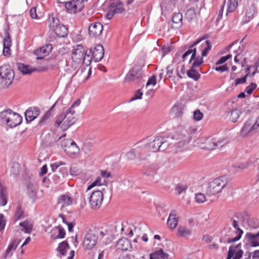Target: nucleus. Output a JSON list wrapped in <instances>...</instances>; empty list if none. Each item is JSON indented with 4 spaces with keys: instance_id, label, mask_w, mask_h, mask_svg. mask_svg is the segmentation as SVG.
<instances>
[{
    "instance_id": "obj_1",
    "label": "nucleus",
    "mask_w": 259,
    "mask_h": 259,
    "mask_svg": "<svg viewBox=\"0 0 259 259\" xmlns=\"http://www.w3.org/2000/svg\"><path fill=\"white\" fill-rule=\"evenodd\" d=\"M22 121V117L17 113L11 109L0 112V123L6 124L11 128L19 125Z\"/></svg>"
},
{
    "instance_id": "obj_2",
    "label": "nucleus",
    "mask_w": 259,
    "mask_h": 259,
    "mask_svg": "<svg viewBox=\"0 0 259 259\" xmlns=\"http://www.w3.org/2000/svg\"><path fill=\"white\" fill-rule=\"evenodd\" d=\"M228 178L225 176L220 177L210 182L206 190V193L208 196L214 195L221 192L222 189L228 185Z\"/></svg>"
},
{
    "instance_id": "obj_3",
    "label": "nucleus",
    "mask_w": 259,
    "mask_h": 259,
    "mask_svg": "<svg viewBox=\"0 0 259 259\" xmlns=\"http://www.w3.org/2000/svg\"><path fill=\"white\" fill-rule=\"evenodd\" d=\"M14 77V71L5 65L0 67V88H7L12 82Z\"/></svg>"
},
{
    "instance_id": "obj_4",
    "label": "nucleus",
    "mask_w": 259,
    "mask_h": 259,
    "mask_svg": "<svg viewBox=\"0 0 259 259\" xmlns=\"http://www.w3.org/2000/svg\"><path fill=\"white\" fill-rule=\"evenodd\" d=\"M98 230H90L85 235L83 242V246L85 249L90 250L95 246L98 240Z\"/></svg>"
},
{
    "instance_id": "obj_5",
    "label": "nucleus",
    "mask_w": 259,
    "mask_h": 259,
    "mask_svg": "<svg viewBox=\"0 0 259 259\" xmlns=\"http://www.w3.org/2000/svg\"><path fill=\"white\" fill-rule=\"evenodd\" d=\"M61 146L64 151L70 157L76 156L79 154V147L75 142L71 139L63 140Z\"/></svg>"
},
{
    "instance_id": "obj_6",
    "label": "nucleus",
    "mask_w": 259,
    "mask_h": 259,
    "mask_svg": "<svg viewBox=\"0 0 259 259\" xmlns=\"http://www.w3.org/2000/svg\"><path fill=\"white\" fill-rule=\"evenodd\" d=\"M226 143L225 139L220 140L215 138L208 137L202 143L201 148L206 150H212L217 148L222 147Z\"/></svg>"
},
{
    "instance_id": "obj_7",
    "label": "nucleus",
    "mask_w": 259,
    "mask_h": 259,
    "mask_svg": "<svg viewBox=\"0 0 259 259\" xmlns=\"http://www.w3.org/2000/svg\"><path fill=\"white\" fill-rule=\"evenodd\" d=\"M104 196L102 191L96 190L93 192L89 198V203L92 209H99L103 202Z\"/></svg>"
},
{
    "instance_id": "obj_8",
    "label": "nucleus",
    "mask_w": 259,
    "mask_h": 259,
    "mask_svg": "<svg viewBox=\"0 0 259 259\" xmlns=\"http://www.w3.org/2000/svg\"><path fill=\"white\" fill-rule=\"evenodd\" d=\"M87 56L89 58V61L90 62L91 58L89 55H87V52L85 53V51L83 46L81 45H77L74 48L72 51L71 59H73V61H75L80 63L82 60H83L84 63Z\"/></svg>"
},
{
    "instance_id": "obj_9",
    "label": "nucleus",
    "mask_w": 259,
    "mask_h": 259,
    "mask_svg": "<svg viewBox=\"0 0 259 259\" xmlns=\"http://www.w3.org/2000/svg\"><path fill=\"white\" fill-rule=\"evenodd\" d=\"M84 7L83 1L73 0L66 3L65 8L68 13L75 14L80 12Z\"/></svg>"
},
{
    "instance_id": "obj_10",
    "label": "nucleus",
    "mask_w": 259,
    "mask_h": 259,
    "mask_svg": "<svg viewBox=\"0 0 259 259\" xmlns=\"http://www.w3.org/2000/svg\"><path fill=\"white\" fill-rule=\"evenodd\" d=\"M193 45L194 47L198 46V49L201 52L202 57H206L211 48L209 40L203 38L196 40Z\"/></svg>"
},
{
    "instance_id": "obj_11",
    "label": "nucleus",
    "mask_w": 259,
    "mask_h": 259,
    "mask_svg": "<svg viewBox=\"0 0 259 259\" xmlns=\"http://www.w3.org/2000/svg\"><path fill=\"white\" fill-rule=\"evenodd\" d=\"M123 4L121 1H118L117 3H111L109 5V10L106 15V17L108 19H111L113 18L115 14H122L125 11V9L123 7Z\"/></svg>"
},
{
    "instance_id": "obj_12",
    "label": "nucleus",
    "mask_w": 259,
    "mask_h": 259,
    "mask_svg": "<svg viewBox=\"0 0 259 259\" xmlns=\"http://www.w3.org/2000/svg\"><path fill=\"white\" fill-rule=\"evenodd\" d=\"M65 120L61 126L63 131L67 130L70 126L73 125L76 121V117L74 116L75 111H72L71 109H68L66 112H64Z\"/></svg>"
},
{
    "instance_id": "obj_13",
    "label": "nucleus",
    "mask_w": 259,
    "mask_h": 259,
    "mask_svg": "<svg viewBox=\"0 0 259 259\" xmlns=\"http://www.w3.org/2000/svg\"><path fill=\"white\" fill-rule=\"evenodd\" d=\"M142 69L139 67H134L126 74L124 80L126 82H132L140 80L142 78Z\"/></svg>"
},
{
    "instance_id": "obj_14",
    "label": "nucleus",
    "mask_w": 259,
    "mask_h": 259,
    "mask_svg": "<svg viewBox=\"0 0 259 259\" xmlns=\"http://www.w3.org/2000/svg\"><path fill=\"white\" fill-rule=\"evenodd\" d=\"M241 244L237 245H231L229 247L227 259H240L243 254V251L241 249Z\"/></svg>"
},
{
    "instance_id": "obj_15",
    "label": "nucleus",
    "mask_w": 259,
    "mask_h": 259,
    "mask_svg": "<svg viewBox=\"0 0 259 259\" xmlns=\"http://www.w3.org/2000/svg\"><path fill=\"white\" fill-rule=\"evenodd\" d=\"M103 26L100 22L92 23L88 28L89 35L93 38L99 37L102 33Z\"/></svg>"
},
{
    "instance_id": "obj_16",
    "label": "nucleus",
    "mask_w": 259,
    "mask_h": 259,
    "mask_svg": "<svg viewBox=\"0 0 259 259\" xmlns=\"http://www.w3.org/2000/svg\"><path fill=\"white\" fill-rule=\"evenodd\" d=\"M53 48L52 44H48L35 50L34 54L37 56L36 60L44 59L52 52Z\"/></svg>"
},
{
    "instance_id": "obj_17",
    "label": "nucleus",
    "mask_w": 259,
    "mask_h": 259,
    "mask_svg": "<svg viewBox=\"0 0 259 259\" xmlns=\"http://www.w3.org/2000/svg\"><path fill=\"white\" fill-rule=\"evenodd\" d=\"M40 110L38 107H30L25 112V119L27 123L30 122L40 114Z\"/></svg>"
},
{
    "instance_id": "obj_18",
    "label": "nucleus",
    "mask_w": 259,
    "mask_h": 259,
    "mask_svg": "<svg viewBox=\"0 0 259 259\" xmlns=\"http://www.w3.org/2000/svg\"><path fill=\"white\" fill-rule=\"evenodd\" d=\"M231 221L232 226L236 229L235 233L237 234V236L233 238L228 239L227 241V243H231L238 241L241 238L243 233V230L239 227L238 222L237 220L231 219Z\"/></svg>"
},
{
    "instance_id": "obj_19",
    "label": "nucleus",
    "mask_w": 259,
    "mask_h": 259,
    "mask_svg": "<svg viewBox=\"0 0 259 259\" xmlns=\"http://www.w3.org/2000/svg\"><path fill=\"white\" fill-rule=\"evenodd\" d=\"M5 37L4 39L3 54L5 56H9L11 54L10 47L12 46V40L8 32L6 30L5 32Z\"/></svg>"
},
{
    "instance_id": "obj_20",
    "label": "nucleus",
    "mask_w": 259,
    "mask_h": 259,
    "mask_svg": "<svg viewBox=\"0 0 259 259\" xmlns=\"http://www.w3.org/2000/svg\"><path fill=\"white\" fill-rule=\"evenodd\" d=\"M104 50L101 45H97L93 50L92 56L95 62L100 61L104 56Z\"/></svg>"
},
{
    "instance_id": "obj_21",
    "label": "nucleus",
    "mask_w": 259,
    "mask_h": 259,
    "mask_svg": "<svg viewBox=\"0 0 259 259\" xmlns=\"http://www.w3.org/2000/svg\"><path fill=\"white\" fill-rule=\"evenodd\" d=\"M177 211L175 209H172L168 218L167 224L168 227L173 229L176 228L178 225V218L176 217Z\"/></svg>"
},
{
    "instance_id": "obj_22",
    "label": "nucleus",
    "mask_w": 259,
    "mask_h": 259,
    "mask_svg": "<svg viewBox=\"0 0 259 259\" xmlns=\"http://www.w3.org/2000/svg\"><path fill=\"white\" fill-rule=\"evenodd\" d=\"M135 148V149H138L139 153L137 154V155L138 156V159L140 160L145 159L146 156L150 154L149 153L150 151L146 144L144 145L137 146Z\"/></svg>"
},
{
    "instance_id": "obj_23",
    "label": "nucleus",
    "mask_w": 259,
    "mask_h": 259,
    "mask_svg": "<svg viewBox=\"0 0 259 259\" xmlns=\"http://www.w3.org/2000/svg\"><path fill=\"white\" fill-rule=\"evenodd\" d=\"M62 59L63 57L61 56L51 57L48 60L47 66L46 67H42L40 70L47 71L49 68H53L58 65L59 61L62 60Z\"/></svg>"
},
{
    "instance_id": "obj_24",
    "label": "nucleus",
    "mask_w": 259,
    "mask_h": 259,
    "mask_svg": "<svg viewBox=\"0 0 259 259\" xmlns=\"http://www.w3.org/2000/svg\"><path fill=\"white\" fill-rule=\"evenodd\" d=\"M116 246L118 249L121 250H127L129 248H132V247L131 241L128 239L124 237L118 240Z\"/></svg>"
},
{
    "instance_id": "obj_25",
    "label": "nucleus",
    "mask_w": 259,
    "mask_h": 259,
    "mask_svg": "<svg viewBox=\"0 0 259 259\" xmlns=\"http://www.w3.org/2000/svg\"><path fill=\"white\" fill-rule=\"evenodd\" d=\"M17 67L18 69L22 72L23 74H30L32 72L36 71L37 69L36 68H32L30 67V66L27 65H25L21 63H18L16 64Z\"/></svg>"
},
{
    "instance_id": "obj_26",
    "label": "nucleus",
    "mask_w": 259,
    "mask_h": 259,
    "mask_svg": "<svg viewBox=\"0 0 259 259\" xmlns=\"http://www.w3.org/2000/svg\"><path fill=\"white\" fill-rule=\"evenodd\" d=\"M161 142V137H157L152 142L146 145L150 152H155L159 150Z\"/></svg>"
},
{
    "instance_id": "obj_27",
    "label": "nucleus",
    "mask_w": 259,
    "mask_h": 259,
    "mask_svg": "<svg viewBox=\"0 0 259 259\" xmlns=\"http://www.w3.org/2000/svg\"><path fill=\"white\" fill-rule=\"evenodd\" d=\"M149 256V259H168L169 254L160 249L150 253Z\"/></svg>"
},
{
    "instance_id": "obj_28",
    "label": "nucleus",
    "mask_w": 259,
    "mask_h": 259,
    "mask_svg": "<svg viewBox=\"0 0 259 259\" xmlns=\"http://www.w3.org/2000/svg\"><path fill=\"white\" fill-rule=\"evenodd\" d=\"M246 238L248 239L251 246L256 247L259 246V232L256 234L247 233L246 234Z\"/></svg>"
},
{
    "instance_id": "obj_29",
    "label": "nucleus",
    "mask_w": 259,
    "mask_h": 259,
    "mask_svg": "<svg viewBox=\"0 0 259 259\" xmlns=\"http://www.w3.org/2000/svg\"><path fill=\"white\" fill-rule=\"evenodd\" d=\"M196 47H194V45L193 44L191 45L189 47V49L182 55V61L184 62L186 58L191 54V58L189 61V63L191 64L196 55Z\"/></svg>"
},
{
    "instance_id": "obj_30",
    "label": "nucleus",
    "mask_w": 259,
    "mask_h": 259,
    "mask_svg": "<svg viewBox=\"0 0 259 259\" xmlns=\"http://www.w3.org/2000/svg\"><path fill=\"white\" fill-rule=\"evenodd\" d=\"M19 226L22 228L21 231L30 234L32 230L33 223L30 220H26L19 223Z\"/></svg>"
},
{
    "instance_id": "obj_31",
    "label": "nucleus",
    "mask_w": 259,
    "mask_h": 259,
    "mask_svg": "<svg viewBox=\"0 0 259 259\" xmlns=\"http://www.w3.org/2000/svg\"><path fill=\"white\" fill-rule=\"evenodd\" d=\"M7 203V188L0 182V205L5 206Z\"/></svg>"
},
{
    "instance_id": "obj_32",
    "label": "nucleus",
    "mask_w": 259,
    "mask_h": 259,
    "mask_svg": "<svg viewBox=\"0 0 259 259\" xmlns=\"http://www.w3.org/2000/svg\"><path fill=\"white\" fill-rule=\"evenodd\" d=\"M172 21L173 22L174 28H178L182 26L183 24V15L180 13H175L173 14Z\"/></svg>"
},
{
    "instance_id": "obj_33",
    "label": "nucleus",
    "mask_w": 259,
    "mask_h": 259,
    "mask_svg": "<svg viewBox=\"0 0 259 259\" xmlns=\"http://www.w3.org/2000/svg\"><path fill=\"white\" fill-rule=\"evenodd\" d=\"M256 12V8L255 5L251 4L248 6L246 12V18L245 20V23L249 22L250 19L253 18L254 14Z\"/></svg>"
},
{
    "instance_id": "obj_34",
    "label": "nucleus",
    "mask_w": 259,
    "mask_h": 259,
    "mask_svg": "<svg viewBox=\"0 0 259 259\" xmlns=\"http://www.w3.org/2000/svg\"><path fill=\"white\" fill-rule=\"evenodd\" d=\"M56 35L59 37H64L67 34V28L63 24H60L53 30Z\"/></svg>"
},
{
    "instance_id": "obj_35",
    "label": "nucleus",
    "mask_w": 259,
    "mask_h": 259,
    "mask_svg": "<svg viewBox=\"0 0 259 259\" xmlns=\"http://www.w3.org/2000/svg\"><path fill=\"white\" fill-rule=\"evenodd\" d=\"M48 23L50 28L52 31L60 24L59 19L54 14L49 15Z\"/></svg>"
},
{
    "instance_id": "obj_36",
    "label": "nucleus",
    "mask_w": 259,
    "mask_h": 259,
    "mask_svg": "<svg viewBox=\"0 0 259 259\" xmlns=\"http://www.w3.org/2000/svg\"><path fill=\"white\" fill-rule=\"evenodd\" d=\"M72 198L67 195H63L60 196L58 199V204H61L62 207L68 206L72 204Z\"/></svg>"
},
{
    "instance_id": "obj_37",
    "label": "nucleus",
    "mask_w": 259,
    "mask_h": 259,
    "mask_svg": "<svg viewBox=\"0 0 259 259\" xmlns=\"http://www.w3.org/2000/svg\"><path fill=\"white\" fill-rule=\"evenodd\" d=\"M192 231L185 226H180L179 227L177 232V235L181 237H187L191 235Z\"/></svg>"
},
{
    "instance_id": "obj_38",
    "label": "nucleus",
    "mask_w": 259,
    "mask_h": 259,
    "mask_svg": "<svg viewBox=\"0 0 259 259\" xmlns=\"http://www.w3.org/2000/svg\"><path fill=\"white\" fill-rule=\"evenodd\" d=\"M252 122L250 120H248L246 121L241 128L240 132V135L243 137H245L247 134L252 131L251 128Z\"/></svg>"
},
{
    "instance_id": "obj_39",
    "label": "nucleus",
    "mask_w": 259,
    "mask_h": 259,
    "mask_svg": "<svg viewBox=\"0 0 259 259\" xmlns=\"http://www.w3.org/2000/svg\"><path fill=\"white\" fill-rule=\"evenodd\" d=\"M28 195L33 201H34L37 198V190L31 184H29L27 187Z\"/></svg>"
},
{
    "instance_id": "obj_40",
    "label": "nucleus",
    "mask_w": 259,
    "mask_h": 259,
    "mask_svg": "<svg viewBox=\"0 0 259 259\" xmlns=\"http://www.w3.org/2000/svg\"><path fill=\"white\" fill-rule=\"evenodd\" d=\"M24 212L22 208V205L21 204H18L15 213L14 221L16 222L19 220L24 218Z\"/></svg>"
},
{
    "instance_id": "obj_41",
    "label": "nucleus",
    "mask_w": 259,
    "mask_h": 259,
    "mask_svg": "<svg viewBox=\"0 0 259 259\" xmlns=\"http://www.w3.org/2000/svg\"><path fill=\"white\" fill-rule=\"evenodd\" d=\"M70 248L69 245L66 241H63L59 244L57 250L62 255H65L67 250Z\"/></svg>"
},
{
    "instance_id": "obj_42",
    "label": "nucleus",
    "mask_w": 259,
    "mask_h": 259,
    "mask_svg": "<svg viewBox=\"0 0 259 259\" xmlns=\"http://www.w3.org/2000/svg\"><path fill=\"white\" fill-rule=\"evenodd\" d=\"M57 103V101H56L55 104L51 107V108L43 115L39 121V124H42V123L46 122L48 119H49L51 117L53 116L52 114V110L55 107Z\"/></svg>"
},
{
    "instance_id": "obj_43",
    "label": "nucleus",
    "mask_w": 259,
    "mask_h": 259,
    "mask_svg": "<svg viewBox=\"0 0 259 259\" xmlns=\"http://www.w3.org/2000/svg\"><path fill=\"white\" fill-rule=\"evenodd\" d=\"M187 75L189 77L193 79L194 80H198L201 75L198 72H197L195 68L191 67L187 72Z\"/></svg>"
},
{
    "instance_id": "obj_44",
    "label": "nucleus",
    "mask_w": 259,
    "mask_h": 259,
    "mask_svg": "<svg viewBox=\"0 0 259 259\" xmlns=\"http://www.w3.org/2000/svg\"><path fill=\"white\" fill-rule=\"evenodd\" d=\"M196 17L195 10L194 8L188 9L185 13V18L191 21Z\"/></svg>"
},
{
    "instance_id": "obj_45",
    "label": "nucleus",
    "mask_w": 259,
    "mask_h": 259,
    "mask_svg": "<svg viewBox=\"0 0 259 259\" xmlns=\"http://www.w3.org/2000/svg\"><path fill=\"white\" fill-rule=\"evenodd\" d=\"M139 153L138 149H135V148L132 149L130 151L126 153L125 156L127 159L130 160H134L135 158L138 156L137 154Z\"/></svg>"
},
{
    "instance_id": "obj_46",
    "label": "nucleus",
    "mask_w": 259,
    "mask_h": 259,
    "mask_svg": "<svg viewBox=\"0 0 259 259\" xmlns=\"http://www.w3.org/2000/svg\"><path fill=\"white\" fill-rule=\"evenodd\" d=\"M20 166L18 163H14L11 168V175L16 178L20 173Z\"/></svg>"
},
{
    "instance_id": "obj_47",
    "label": "nucleus",
    "mask_w": 259,
    "mask_h": 259,
    "mask_svg": "<svg viewBox=\"0 0 259 259\" xmlns=\"http://www.w3.org/2000/svg\"><path fill=\"white\" fill-rule=\"evenodd\" d=\"M203 57L202 56H197L195 55V58L193 59V62L192 63L191 67L193 68H195L197 67H199L201 64L203 63Z\"/></svg>"
},
{
    "instance_id": "obj_48",
    "label": "nucleus",
    "mask_w": 259,
    "mask_h": 259,
    "mask_svg": "<svg viewBox=\"0 0 259 259\" xmlns=\"http://www.w3.org/2000/svg\"><path fill=\"white\" fill-rule=\"evenodd\" d=\"M19 240L18 239L14 240L9 245L6 251L5 254L6 256L8 255L9 253L12 251L15 250L18 245L19 244Z\"/></svg>"
},
{
    "instance_id": "obj_49",
    "label": "nucleus",
    "mask_w": 259,
    "mask_h": 259,
    "mask_svg": "<svg viewBox=\"0 0 259 259\" xmlns=\"http://www.w3.org/2000/svg\"><path fill=\"white\" fill-rule=\"evenodd\" d=\"M65 61H66V66L68 67L70 66V67H71L70 68L68 67L67 69L70 70V71L75 70L76 69V68L77 67V66L80 63V62H78L75 61H73V59H71V60H68V61L65 60Z\"/></svg>"
},
{
    "instance_id": "obj_50",
    "label": "nucleus",
    "mask_w": 259,
    "mask_h": 259,
    "mask_svg": "<svg viewBox=\"0 0 259 259\" xmlns=\"http://www.w3.org/2000/svg\"><path fill=\"white\" fill-rule=\"evenodd\" d=\"M238 5L237 0H229L227 13L233 12Z\"/></svg>"
},
{
    "instance_id": "obj_51",
    "label": "nucleus",
    "mask_w": 259,
    "mask_h": 259,
    "mask_svg": "<svg viewBox=\"0 0 259 259\" xmlns=\"http://www.w3.org/2000/svg\"><path fill=\"white\" fill-rule=\"evenodd\" d=\"M240 113L241 112L237 109L233 110L230 114V119L231 121L233 122L237 121V119L239 117Z\"/></svg>"
},
{
    "instance_id": "obj_52",
    "label": "nucleus",
    "mask_w": 259,
    "mask_h": 259,
    "mask_svg": "<svg viewBox=\"0 0 259 259\" xmlns=\"http://www.w3.org/2000/svg\"><path fill=\"white\" fill-rule=\"evenodd\" d=\"M172 112L175 113V115L177 117H180L182 116L183 112L182 108L179 106L175 105L172 108Z\"/></svg>"
},
{
    "instance_id": "obj_53",
    "label": "nucleus",
    "mask_w": 259,
    "mask_h": 259,
    "mask_svg": "<svg viewBox=\"0 0 259 259\" xmlns=\"http://www.w3.org/2000/svg\"><path fill=\"white\" fill-rule=\"evenodd\" d=\"M247 223L249 226L252 228H257L259 227V222L255 218H251L249 219Z\"/></svg>"
},
{
    "instance_id": "obj_54",
    "label": "nucleus",
    "mask_w": 259,
    "mask_h": 259,
    "mask_svg": "<svg viewBox=\"0 0 259 259\" xmlns=\"http://www.w3.org/2000/svg\"><path fill=\"white\" fill-rule=\"evenodd\" d=\"M56 228L58 230L59 233L54 238V239L64 238L66 234L64 228L60 225L56 227Z\"/></svg>"
},
{
    "instance_id": "obj_55",
    "label": "nucleus",
    "mask_w": 259,
    "mask_h": 259,
    "mask_svg": "<svg viewBox=\"0 0 259 259\" xmlns=\"http://www.w3.org/2000/svg\"><path fill=\"white\" fill-rule=\"evenodd\" d=\"M195 200L197 203H202L206 201L205 195L201 193L196 194Z\"/></svg>"
},
{
    "instance_id": "obj_56",
    "label": "nucleus",
    "mask_w": 259,
    "mask_h": 259,
    "mask_svg": "<svg viewBox=\"0 0 259 259\" xmlns=\"http://www.w3.org/2000/svg\"><path fill=\"white\" fill-rule=\"evenodd\" d=\"M257 85L255 83L251 82L250 84L246 87L245 91L247 94L250 95L251 94L253 91L256 89Z\"/></svg>"
},
{
    "instance_id": "obj_57",
    "label": "nucleus",
    "mask_w": 259,
    "mask_h": 259,
    "mask_svg": "<svg viewBox=\"0 0 259 259\" xmlns=\"http://www.w3.org/2000/svg\"><path fill=\"white\" fill-rule=\"evenodd\" d=\"M65 117L66 116L65 115L64 112L57 118L55 122V126L56 127H59L60 124L65 120Z\"/></svg>"
},
{
    "instance_id": "obj_58",
    "label": "nucleus",
    "mask_w": 259,
    "mask_h": 259,
    "mask_svg": "<svg viewBox=\"0 0 259 259\" xmlns=\"http://www.w3.org/2000/svg\"><path fill=\"white\" fill-rule=\"evenodd\" d=\"M194 119L196 121H199L202 119L203 114L199 110H196L194 112Z\"/></svg>"
},
{
    "instance_id": "obj_59",
    "label": "nucleus",
    "mask_w": 259,
    "mask_h": 259,
    "mask_svg": "<svg viewBox=\"0 0 259 259\" xmlns=\"http://www.w3.org/2000/svg\"><path fill=\"white\" fill-rule=\"evenodd\" d=\"M161 143L159 151H164L166 149L168 146V143L164 140V138L161 137Z\"/></svg>"
},
{
    "instance_id": "obj_60",
    "label": "nucleus",
    "mask_w": 259,
    "mask_h": 259,
    "mask_svg": "<svg viewBox=\"0 0 259 259\" xmlns=\"http://www.w3.org/2000/svg\"><path fill=\"white\" fill-rule=\"evenodd\" d=\"M29 13L32 19H38L39 18L37 14H36V10L35 7H32L29 11Z\"/></svg>"
},
{
    "instance_id": "obj_61",
    "label": "nucleus",
    "mask_w": 259,
    "mask_h": 259,
    "mask_svg": "<svg viewBox=\"0 0 259 259\" xmlns=\"http://www.w3.org/2000/svg\"><path fill=\"white\" fill-rule=\"evenodd\" d=\"M186 189V187L184 185H178L176 187V191L178 194H181L183 191Z\"/></svg>"
},
{
    "instance_id": "obj_62",
    "label": "nucleus",
    "mask_w": 259,
    "mask_h": 259,
    "mask_svg": "<svg viewBox=\"0 0 259 259\" xmlns=\"http://www.w3.org/2000/svg\"><path fill=\"white\" fill-rule=\"evenodd\" d=\"M156 83V76L155 75H153L151 77H150L147 82L146 86L149 85L150 84L155 85Z\"/></svg>"
},
{
    "instance_id": "obj_63",
    "label": "nucleus",
    "mask_w": 259,
    "mask_h": 259,
    "mask_svg": "<svg viewBox=\"0 0 259 259\" xmlns=\"http://www.w3.org/2000/svg\"><path fill=\"white\" fill-rule=\"evenodd\" d=\"M246 76H245L242 78H237L235 80V85L237 86L239 84L244 83L246 81Z\"/></svg>"
},
{
    "instance_id": "obj_64",
    "label": "nucleus",
    "mask_w": 259,
    "mask_h": 259,
    "mask_svg": "<svg viewBox=\"0 0 259 259\" xmlns=\"http://www.w3.org/2000/svg\"><path fill=\"white\" fill-rule=\"evenodd\" d=\"M142 95L143 93L140 90H139L137 91L134 97L130 100V101L135 100L136 99H141L142 98Z\"/></svg>"
}]
</instances>
